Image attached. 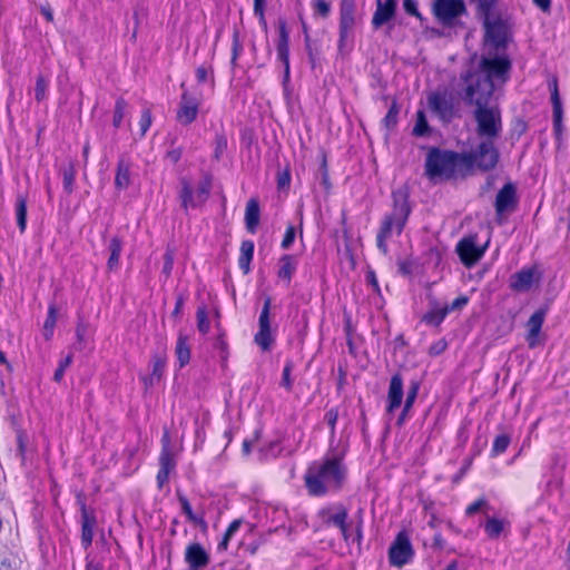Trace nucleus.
Returning <instances> with one entry per match:
<instances>
[{"label":"nucleus","instance_id":"f257e3e1","mask_svg":"<svg viewBox=\"0 0 570 570\" xmlns=\"http://www.w3.org/2000/svg\"><path fill=\"white\" fill-rule=\"evenodd\" d=\"M511 62L507 57L482 56L474 70L462 75L465 85L463 99L476 108L491 106L493 92L509 78Z\"/></svg>","mask_w":570,"mask_h":570},{"label":"nucleus","instance_id":"f03ea898","mask_svg":"<svg viewBox=\"0 0 570 570\" xmlns=\"http://www.w3.org/2000/svg\"><path fill=\"white\" fill-rule=\"evenodd\" d=\"M392 196L393 208L391 213L386 214L382 219L376 235V246L384 255L389 253L387 242L393 235L399 236L402 234L411 213L407 194L404 190H395Z\"/></svg>","mask_w":570,"mask_h":570},{"label":"nucleus","instance_id":"7ed1b4c3","mask_svg":"<svg viewBox=\"0 0 570 570\" xmlns=\"http://www.w3.org/2000/svg\"><path fill=\"white\" fill-rule=\"evenodd\" d=\"M345 476L342 459L338 456L326 458L323 463H314L309 466L305 483L312 495H322L328 489H337Z\"/></svg>","mask_w":570,"mask_h":570},{"label":"nucleus","instance_id":"20e7f679","mask_svg":"<svg viewBox=\"0 0 570 570\" xmlns=\"http://www.w3.org/2000/svg\"><path fill=\"white\" fill-rule=\"evenodd\" d=\"M463 155L433 148L425 159V174L430 179H450L456 173L464 171Z\"/></svg>","mask_w":570,"mask_h":570},{"label":"nucleus","instance_id":"39448f33","mask_svg":"<svg viewBox=\"0 0 570 570\" xmlns=\"http://www.w3.org/2000/svg\"><path fill=\"white\" fill-rule=\"evenodd\" d=\"M497 139L481 138L478 147L462 154L464 171H470L474 166L483 171L493 169L499 161V150L495 147Z\"/></svg>","mask_w":570,"mask_h":570},{"label":"nucleus","instance_id":"423d86ee","mask_svg":"<svg viewBox=\"0 0 570 570\" xmlns=\"http://www.w3.org/2000/svg\"><path fill=\"white\" fill-rule=\"evenodd\" d=\"M475 132L479 138L498 139L502 132L501 110L498 105L475 108Z\"/></svg>","mask_w":570,"mask_h":570},{"label":"nucleus","instance_id":"0eeeda50","mask_svg":"<svg viewBox=\"0 0 570 570\" xmlns=\"http://www.w3.org/2000/svg\"><path fill=\"white\" fill-rule=\"evenodd\" d=\"M484 33V48L488 52L484 56H492L491 50L504 49L510 35V23L508 19L501 17H487L483 18Z\"/></svg>","mask_w":570,"mask_h":570},{"label":"nucleus","instance_id":"6e6552de","mask_svg":"<svg viewBox=\"0 0 570 570\" xmlns=\"http://www.w3.org/2000/svg\"><path fill=\"white\" fill-rule=\"evenodd\" d=\"M432 12L443 26L452 27L466 13V7L464 0H433Z\"/></svg>","mask_w":570,"mask_h":570},{"label":"nucleus","instance_id":"1a4fd4ad","mask_svg":"<svg viewBox=\"0 0 570 570\" xmlns=\"http://www.w3.org/2000/svg\"><path fill=\"white\" fill-rule=\"evenodd\" d=\"M272 299L266 297L264 301L263 309L258 318L259 330L255 334L254 342L261 347L262 351L267 352L272 348L275 338L271 328L269 309Z\"/></svg>","mask_w":570,"mask_h":570},{"label":"nucleus","instance_id":"9d476101","mask_svg":"<svg viewBox=\"0 0 570 570\" xmlns=\"http://www.w3.org/2000/svg\"><path fill=\"white\" fill-rule=\"evenodd\" d=\"M355 0H342L340 7V41L338 49L342 51L355 26Z\"/></svg>","mask_w":570,"mask_h":570},{"label":"nucleus","instance_id":"9b49d317","mask_svg":"<svg viewBox=\"0 0 570 570\" xmlns=\"http://www.w3.org/2000/svg\"><path fill=\"white\" fill-rule=\"evenodd\" d=\"M161 453L159 456V471L157 473V483L159 488L168 481L169 473L175 469L176 461L170 450V435L166 430L161 438Z\"/></svg>","mask_w":570,"mask_h":570},{"label":"nucleus","instance_id":"f8f14e48","mask_svg":"<svg viewBox=\"0 0 570 570\" xmlns=\"http://www.w3.org/2000/svg\"><path fill=\"white\" fill-rule=\"evenodd\" d=\"M541 273L537 267H525L510 277V288L514 292H529L534 284H538Z\"/></svg>","mask_w":570,"mask_h":570},{"label":"nucleus","instance_id":"ddd939ff","mask_svg":"<svg viewBox=\"0 0 570 570\" xmlns=\"http://www.w3.org/2000/svg\"><path fill=\"white\" fill-rule=\"evenodd\" d=\"M412 554L413 550L407 535L400 532L389 551L391 564L402 567L411 560Z\"/></svg>","mask_w":570,"mask_h":570},{"label":"nucleus","instance_id":"4468645a","mask_svg":"<svg viewBox=\"0 0 570 570\" xmlns=\"http://www.w3.org/2000/svg\"><path fill=\"white\" fill-rule=\"evenodd\" d=\"M485 247L476 245V236H468L462 238L456 245V253L465 266H472L482 256Z\"/></svg>","mask_w":570,"mask_h":570},{"label":"nucleus","instance_id":"2eb2a0df","mask_svg":"<svg viewBox=\"0 0 570 570\" xmlns=\"http://www.w3.org/2000/svg\"><path fill=\"white\" fill-rule=\"evenodd\" d=\"M347 510L343 505L327 508L321 511V517L326 525H335L340 529L345 541L350 539L347 520Z\"/></svg>","mask_w":570,"mask_h":570},{"label":"nucleus","instance_id":"dca6fc26","mask_svg":"<svg viewBox=\"0 0 570 570\" xmlns=\"http://www.w3.org/2000/svg\"><path fill=\"white\" fill-rule=\"evenodd\" d=\"M197 114V99L190 96L187 91H184L176 115L177 121L181 125H189L196 119Z\"/></svg>","mask_w":570,"mask_h":570},{"label":"nucleus","instance_id":"f3484780","mask_svg":"<svg viewBox=\"0 0 570 570\" xmlns=\"http://www.w3.org/2000/svg\"><path fill=\"white\" fill-rule=\"evenodd\" d=\"M517 191L513 184H505L498 193L495 198V212L498 215H502L508 212H512L517 207Z\"/></svg>","mask_w":570,"mask_h":570},{"label":"nucleus","instance_id":"a211bd4d","mask_svg":"<svg viewBox=\"0 0 570 570\" xmlns=\"http://www.w3.org/2000/svg\"><path fill=\"white\" fill-rule=\"evenodd\" d=\"M430 109L443 120H450L453 116V105L442 92H432L428 98Z\"/></svg>","mask_w":570,"mask_h":570},{"label":"nucleus","instance_id":"6ab92c4d","mask_svg":"<svg viewBox=\"0 0 570 570\" xmlns=\"http://www.w3.org/2000/svg\"><path fill=\"white\" fill-rule=\"evenodd\" d=\"M185 560L191 570H199L209 563V557L199 543H191L185 552Z\"/></svg>","mask_w":570,"mask_h":570},{"label":"nucleus","instance_id":"aec40b11","mask_svg":"<svg viewBox=\"0 0 570 570\" xmlns=\"http://www.w3.org/2000/svg\"><path fill=\"white\" fill-rule=\"evenodd\" d=\"M547 314V308L541 307L535 311L527 322L528 335L527 342L531 348L538 345V336L540 334L542 324L544 322V317Z\"/></svg>","mask_w":570,"mask_h":570},{"label":"nucleus","instance_id":"412c9836","mask_svg":"<svg viewBox=\"0 0 570 570\" xmlns=\"http://www.w3.org/2000/svg\"><path fill=\"white\" fill-rule=\"evenodd\" d=\"M396 0H376V10L373 14L372 24L380 28L390 21L395 13Z\"/></svg>","mask_w":570,"mask_h":570},{"label":"nucleus","instance_id":"4be33fe9","mask_svg":"<svg viewBox=\"0 0 570 570\" xmlns=\"http://www.w3.org/2000/svg\"><path fill=\"white\" fill-rule=\"evenodd\" d=\"M403 399V380L400 374L392 376L387 393V413H393L400 407Z\"/></svg>","mask_w":570,"mask_h":570},{"label":"nucleus","instance_id":"5701e85b","mask_svg":"<svg viewBox=\"0 0 570 570\" xmlns=\"http://www.w3.org/2000/svg\"><path fill=\"white\" fill-rule=\"evenodd\" d=\"M288 31L286 29V23L284 21L279 22V39L277 43V57L285 66V78L289 75V49H288Z\"/></svg>","mask_w":570,"mask_h":570},{"label":"nucleus","instance_id":"b1692460","mask_svg":"<svg viewBox=\"0 0 570 570\" xmlns=\"http://www.w3.org/2000/svg\"><path fill=\"white\" fill-rule=\"evenodd\" d=\"M449 312L448 305L442 306L436 301H432L430 302V309L422 316L421 321L430 326H439Z\"/></svg>","mask_w":570,"mask_h":570},{"label":"nucleus","instance_id":"393cba45","mask_svg":"<svg viewBox=\"0 0 570 570\" xmlns=\"http://www.w3.org/2000/svg\"><path fill=\"white\" fill-rule=\"evenodd\" d=\"M166 365V355L164 353L156 354L153 356V371L151 374L147 377H144L145 386H151L155 383H158L164 374Z\"/></svg>","mask_w":570,"mask_h":570},{"label":"nucleus","instance_id":"a878e982","mask_svg":"<svg viewBox=\"0 0 570 570\" xmlns=\"http://www.w3.org/2000/svg\"><path fill=\"white\" fill-rule=\"evenodd\" d=\"M180 185L179 198L181 200V207L187 210L189 207L195 208L199 206L196 199V193H194L190 181L184 177L180 179Z\"/></svg>","mask_w":570,"mask_h":570},{"label":"nucleus","instance_id":"bb28decb","mask_svg":"<svg viewBox=\"0 0 570 570\" xmlns=\"http://www.w3.org/2000/svg\"><path fill=\"white\" fill-rule=\"evenodd\" d=\"M245 224L248 232L254 233L259 224V206L254 198L249 199L246 205Z\"/></svg>","mask_w":570,"mask_h":570},{"label":"nucleus","instance_id":"cd10ccee","mask_svg":"<svg viewBox=\"0 0 570 570\" xmlns=\"http://www.w3.org/2000/svg\"><path fill=\"white\" fill-rule=\"evenodd\" d=\"M296 269V263L293 256L284 255L279 259V268L277 272V276L286 282V284L291 283L292 276Z\"/></svg>","mask_w":570,"mask_h":570},{"label":"nucleus","instance_id":"c85d7f7f","mask_svg":"<svg viewBox=\"0 0 570 570\" xmlns=\"http://www.w3.org/2000/svg\"><path fill=\"white\" fill-rule=\"evenodd\" d=\"M122 249V242L119 237L114 236L109 242V258L107 262V267L109 271H114L118 267L119 257Z\"/></svg>","mask_w":570,"mask_h":570},{"label":"nucleus","instance_id":"c756f323","mask_svg":"<svg viewBox=\"0 0 570 570\" xmlns=\"http://www.w3.org/2000/svg\"><path fill=\"white\" fill-rule=\"evenodd\" d=\"M254 255V243L252 240H244L240 245V256L238 264L244 274L249 272V264Z\"/></svg>","mask_w":570,"mask_h":570},{"label":"nucleus","instance_id":"7c9ffc66","mask_svg":"<svg viewBox=\"0 0 570 570\" xmlns=\"http://www.w3.org/2000/svg\"><path fill=\"white\" fill-rule=\"evenodd\" d=\"M130 184V166L125 160L120 159L117 166L115 185L119 189H125Z\"/></svg>","mask_w":570,"mask_h":570},{"label":"nucleus","instance_id":"2f4dec72","mask_svg":"<svg viewBox=\"0 0 570 570\" xmlns=\"http://www.w3.org/2000/svg\"><path fill=\"white\" fill-rule=\"evenodd\" d=\"M175 353L180 367L185 366L189 362L190 348L187 343V336L183 334L178 335Z\"/></svg>","mask_w":570,"mask_h":570},{"label":"nucleus","instance_id":"473e14b6","mask_svg":"<svg viewBox=\"0 0 570 570\" xmlns=\"http://www.w3.org/2000/svg\"><path fill=\"white\" fill-rule=\"evenodd\" d=\"M212 190V177L204 175L196 188V199L199 206L206 203Z\"/></svg>","mask_w":570,"mask_h":570},{"label":"nucleus","instance_id":"72a5a7b5","mask_svg":"<svg viewBox=\"0 0 570 570\" xmlns=\"http://www.w3.org/2000/svg\"><path fill=\"white\" fill-rule=\"evenodd\" d=\"M178 501L180 503L183 512L186 514L187 519L196 524V525H205L204 518L202 515H196L193 512L191 505L187 498L183 495L180 492H177Z\"/></svg>","mask_w":570,"mask_h":570},{"label":"nucleus","instance_id":"f704fd0d","mask_svg":"<svg viewBox=\"0 0 570 570\" xmlns=\"http://www.w3.org/2000/svg\"><path fill=\"white\" fill-rule=\"evenodd\" d=\"M504 528V521L497 518H488L484 523V531L491 539L500 537Z\"/></svg>","mask_w":570,"mask_h":570},{"label":"nucleus","instance_id":"c9c22d12","mask_svg":"<svg viewBox=\"0 0 570 570\" xmlns=\"http://www.w3.org/2000/svg\"><path fill=\"white\" fill-rule=\"evenodd\" d=\"M419 392V383L412 382L411 386L409 387L404 409L397 420V424L401 425L404 421V417L406 415V412L412 407Z\"/></svg>","mask_w":570,"mask_h":570},{"label":"nucleus","instance_id":"e433bc0d","mask_svg":"<svg viewBox=\"0 0 570 570\" xmlns=\"http://www.w3.org/2000/svg\"><path fill=\"white\" fill-rule=\"evenodd\" d=\"M17 223L20 232H24L27 224V199L23 196H18L17 198Z\"/></svg>","mask_w":570,"mask_h":570},{"label":"nucleus","instance_id":"4c0bfd02","mask_svg":"<svg viewBox=\"0 0 570 570\" xmlns=\"http://www.w3.org/2000/svg\"><path fill=\"white\" fill-rule=\"evenodd\" d=\"M57 307L55 305H50L48 308V315L43 324V335L46 340H50L53 333V328L57 322Z\"/></svg>","mask_w":570,"mask_h":570},{"label":"nucleus","instance_id":"58836bf2","mask_svg":"<svg viewBox=\"0 0 570 570\" xmlns=\"http://www.w3.org/2000/svg\"><path fill=\"white\" fill-rule=\"evenodd\" d=\"M552 114H553V127L554 132L557 136L561 135L562 131V105L560 97H554V107H552Z\"/></svg>","mask_w":570,"mask_h":570},{"label":"nucleus","instance_id":"ea45409f","mask_svg":"<svg viewBox=\"0 0 570 570\" xmlns=\"http://www.w3.org/2000/svg\"><path fill=\"white\" fill-rule=\"evenodd\" d=\"M510 444V436L507 435V434H500L498 435L494 441H493V445H492V455L493 456H497L501 453H503L508 446Z\"/></svg>","mask_w":570,"mask_h":570},{"label":"nucleus","instance_id":"a19ab883","mask_svg":"<svg viewBox=\"0 0 570 570\" xmlns=\"http://www.w3.org/2000/svg\"><path fill=\"white\" fill-rule=\"evenodd\" d=\"M76 170L73 165H69L63 168L62 177H63V188L68 194H71L73 190Z\"/></svg>","mask_w":570,"mask_h":570},{"label":"nucleus","instance_id":"79ce46f5","mask_svg":"<svg viewBox=\"0 0 570 570\" xmlns=\"http://www.w3.org/2000/svg\"><path fill=\"white\" fill-rule=\"evenodd\" d=\"M126 108H127V102L125 101V99H122V98L117 99L116 105H115L114 119H112V125L116 128L120 127L122 119L125 117Z\"/></svg>","mask_w":570,"mask_h":570},{"label":"nucleus","instance_id":"37998d69","mask_svg":"<svg viewBox=\"0 0 570 570\" xmlns=\"http://www.w3.org/2000/svg\"><path fill=\"white\" fill-rule=\"evenodd\" d=\"M48 89V81L42 75H39L36 79V87H35V98L38 102L42 101L46 98Z\"/></svg>","mask_w":570,"mask_h":570},{"label":"nucleus","instance_id":"c03bdc74","mask_svg":"<svg viewBox=\"0 0 570 570\" xmlns=\"http://www.w3.org/2000/svg\"><path fill=\"white\" fill-rule=\"evenodd\" d=\"M81 510V527H95L96 518L94 512L89 511L85 504L83 500H78Z\"/></svg>","mask_w":570,"mask_h":570},{"label":"nucleus","instance_id":"a18cd8bd","mask_svg":"<svg viewBox=\"0 0 570 570\" xmlns=\"http://www.w3.org/2000/svg\"><path fill=\"white\" fill-rule=\"evenodd\" d=\"M197 328L200 333L206 334L209 331V320L205 307H198L197 313Z\"/></svg>","mask_w":570,"mask_h":570},{"label":"nucleus","instance_id":"49530a36","mask_svg":"<svg viewBox=\"0 0 570 570\" xmlns=\"http://www.w3.org/2000/svg\"><path fill=\"white\" fill-rule=\"evenodd\" d=\"M174 257H175V249L171 248L170 246H167L166 253L164 255V267H163V274H165L166 277H169L170 273L173 271Z\"/></svg>","mask_w":570,"mask_h":570},{"label":"nucleus","instance_id":"de8ad7c7","mask_svg":"<svg viewBox=\"0 0 570 570\" xmlns=\"http://www.w3.org/2000/svg\"><path fill=\"white\" fill-rule=\"evenodd\" d=\"M476 3V9L479 14L483 18L491 16V10L493 9L497 0H474Z\"/></svg>","mask_w":570,"mask_h":570},{"label":"nucleus","instance_id":"09e8293b","mask_svg":"<svg viewBox=\"0 0 570 570\" xmlns=\"http://www.w3.org/2000/svg\"><path fill=\"white\" fill-rule=\"evenodd\" d=\"M416 116H417V118H416V124L414 126L413 132L416 136H423L428 131V121L425 119L423 111H421V110L417 111Z\"/></svg>","mask_w":570,"mask_h":570},{"label":"nucleus","instance_id":"8fccbe9b","mask_svg":"<svg viewBox=\"0 0 570 570\" xmlns=\"http://www.w3.org/2000/svg\"><path fill=\"white\" fill-rule=\"evenodd\" d=\"M72 362V356L67 355L63 360L60 361L58 368L55 371L53 380L56 382H60L63 377L65 371Z\"/></svg>","mask_w":570,"mask_h":570},{"label":"nucleus","instance_id":"3c124183","mask_svg":"<svg viewBox=\"0 0 570 570\" xmlns=\"http://www.w3.org/2000/svg\"><path fill=\"white\" fill-rule=\"evenodd\" d=\"M239 525H240V520H234L229 524V527L227 528V530H226V532L224 534L223 541L219 543L220 548H224V549L227 548V543H228L229 539L239 529Z\"/></svg>","mask_w":570,"mask_h":570},{"label":"nucleus","instance_id":"603ef678","mask_svg":"<svg viewBox=\"0 0 570 570\" xmlns=\"http://www.w3.org/2000/svg\"><path fill=\"white\" fill-rule=\"evenodd\" d=\"M397 114H399V108H397L396 104L393 102L392 106L390 107L386 116L384 117V124H385L386 128H391V127L395 126V124L397 121Z\"/></svg>","mask_w":570,"mask_h":570},{"label":"nucleus","instance_id":"864d4df0","mask_svg":"<svg viewBox=\"0 0 570 570\" xmlns=\"http://www.w3.org/2000/svg\"><path fill=\"white\" fill-rule=\"evenodd\" d=\"M151 125V114L149 109H145L141 112L139 126H140V137H144L146 132L148 131L149 127Z\"/></svg>","mask_w":570,"mask_h":570},{"label":"nucleus","instance_id":"5fc2aeb1","mask_svg":"<svg viewBox=\"0 0 570 570\" xmlns=\"http://www.w3.org/2000/svg\"><path fill=\"white\" fill-rule=\"evenodd\" d=\"M314 10L317 14L325 18L328 16L331 7L325 0H316L314 3Z\"/></svg>","mask_w":570,"mask_h":570},{"label":"nucleus","instance_id":"6e6d98bb","mask_svg":"<svg viewBox=\"0 0 570 570\" xmlns=\"http://www.w3.org/2000/svg\"><path fill=\"white\" fill-rule=\"evenodd\" d=\"M242 45L239 42L238 33L235 32L233 36V48H232V65L236 63V60L242 52Z\"/></svg>","mask_w":570,"mask_h":570},{"label":"nucleus","instance_id":"4d7b16f0","mask_svg":"<svg viewBox=\"0 0 570 570\" xmlns=\"http://www.w3.org/2000/svg\"><path fill=\"white\" fill-rule=\"evenodd\" d=\"M94 527H81V542L87 548L92 542L94 537Z\"/></svg>","mask_w":570,"mask_h":570},{"label":"nucleus","instance_id":"13d9d810","mask_svg":"<svg viewBox=\"0 0 570 570\" xmlns=\"http://www.w3.org/2000/svg\"><path fill=\"white\" fill-rule=\"evenodd\" d=\"M295 238V229L293 226H288L285 233V236L282 240V247L284 249H287L291 247Z\"/></svg>","mask_w":570,"mask_h":570},{"label":"nucleus","instance_id":"bf43d9fd","mask_svg":"<svg viewBox=\"0 0 570 570\" xmlns=\"http://www.w3.org/2000/svg\"><path fill=\"white\" fill-rule=\"evenodd\" d=\"M487 505V500L481 498L479 500H476L475 502H473L472 504H470L466 510H465V514L466 515H473L474 513H476L478 511H480L483 507Z\"/></svg>","mask_w":570,"mask_h":570},{"label":"nucleus","instance_id":"052dcab7","mask_svg":"<svg viewBox=\"0 0 570 570\" xmlns=\"http://www.w3.org/2000/svg\"><path fill=\"white\" fill-rule=\"evenodd\" d=\"M446 346V342L444 340H440L430 347L429 353L430 355H440L445 351Z\"/></svg>","mask_w":570,"mask_h":570},{"label":"nucleus","instance_id":"680f3d73","mask_svg":"<svg viewBox=\"0 0 570 570\" xmlns=\"http://www.w3.org/2000/svg\"><path fill=\"white\" fill-rule=\"evenodd\" d=\"M404 10L411 14V16H414L416 18H420L421 19V14L420 12L417 11V8H416V3L415 1L413 0H404Z\"/></svg>","mask_w":570,"mask_h":570},{"label":"nucleus","instance_id":"e2e57ef3","mask_svg":"<svg viewBox=\"0 0 570 570\" xmlns=\"http://www.w3.org/2000/svg\"><path fill=\"white\" fill-rule=\"evenodd\" d=\"M227 147L226 138L223 136H218L216 138V149H215V157L218 159L220 155L224 153V150Z\"/></svg>","mask_w":570,"mask_h":570},{"label":"nucleus","instance_id":"0e129e2a","mask_svg":"<svg viewBox=\"0 0 570 570\" xmlns=\"http://www.w3.org/2000/svg\"><path fill=\"white\" fill-rule=\"evenodd\" d=\"M337 417H338V413L334 409L330 410L326 413L325 419L327 421V424L331 426L332 433H334V429H335V424H336Z\"/></svg>","mask_w":570,"mask_h":570},{"label":"nucleus","instance_id":"69168bd1","mask_svg":"<svg viewBox=\"0 0 570 570\" xmlns=\"http://www.w3.org/2000/svg\"><path fill=\"white\" fill-rule=\"evenodd\" d=\"M291 370L292 368L289 364H287L283 370L282 385H284L287 390L292 389Z\"/></svg>","mask_w":570,"mask_h":570},{"label":"nucleus","instance_id":"338daca9","mask_svg":"<svg viewBox=\"0 0 570 570\" xmlns=\"http://www.w3.org/2000/svg\"><path fill=\"white\" fill-rule=\"evenodd\" d=\"M289 181H291V175L287 170L278 175V178H277L278 188L287 187L289 185Z\"/></svg>","mask_w":570,"mask_h":570},{"label":"nucleus","instance_id":"774afa93","mask_svg":"<svg viewBox=\"0 0 570 570\" xmlns=\"http://www.w3.org/2000/svg\"><path fill=\"white\" fill-rule=\"evenodd\" d=\"M468 303V297L465 296H460L458 298H455L452 304L450 306H448L450 308V311H454V309H460L462 308L465 304Z\"/></svg>","mask_w":570,"mask_h":570}]
</instances>
